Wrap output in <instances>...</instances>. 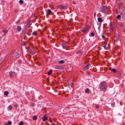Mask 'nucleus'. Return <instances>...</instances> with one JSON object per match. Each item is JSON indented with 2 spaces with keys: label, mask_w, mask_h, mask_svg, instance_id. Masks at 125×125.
<instances>
[{
  "label": "nucleus",
  "mask_w": 125,
  "mask_h": 125,
  "mask_svg": "<svg viewBox=\"0 0 125 125\" xmlns=\"http://www.w3.org/2000/svg\"><path fill=\"white\" fill-rule=\"evenodd\" d=\"M99 88L101 91H106L108 88V83L106 82H102L99 84Z\"/></svg>",
  "instance_id": "nucleus-1"
},
{
  "label": "nucleus",
  "mask_w": 125,
  "mask_h": 125,
  "mask_svg": "<svg viewBox=\"0 0 125 125\" xmlns=\"http://www.w3.org/2000/svg\"><path fill=\"white\" fill-rule=\"evenodd\" d=\"M49 117V114H45L44 116L42 117V121L43 122H46V121L48 120Z\"/></svg>",
  "instance_id": "nucleus-2"
},
{
  "label": "nucleus",
  "mask_w": 125,
  "mask_h": 125,
  "mask_svg": "<svg viewBox=\"0 0 125 125\" xmlns=\"http://www.w3.org/2000/svg\"><path fill=\"white\" fill-rule=\"evenodd\" d=\"M101 11L103 12V13H105L107 10H108V8L107 6H103L102 8H101Z\"/></svg>",
  "instance_id": "nucleus-3"
},
{
  "label": "nucleus",
  "mask_w": 125,
  "mask_h": 125,
  "mask_svg": "<svg viewBox=\"0 0 125 125\" xmlns=\"http://www.w3.org/2000/svg\"><path fill=\"white\" fill-rule=\"evenodd\" d=\"M109 29L112 32H113L114 29H115V28L114 27V24H113V22H112L111 21H110V23H109Z\"/></svg>",
  "instance_id": "nucleus-4"
},
{
  "label": "nucleus",
  "mask_w": 125,
  "mask_h": 125,
  "mask_svg": "<svg viewBox=\"0 0 125 125\" xmlns=\"http://www.w3.org/2000/svg\"><path fill=\"white\" fill-rule=\"evenodd\" d=\"M91 66V64L88 63L84 67H83V71H86V70H88L89 69V67Z\"/></svg>",
  "instance_id": "nucleus-5"
},
{
  "label": "nucleus",
  "mask_w": 125,
  "mask_h": 125,
  "mask_svg": "<svg viewBox=\"0 0 125 125\" xmlns=\"http://www.w3.org/2000/svg\"><path fill=\"white\" fill-rule=\"evenodd\" d=\"M88 29H89V27H86L85 29L82 30L83 33H87L88 32Z\"/></svg>",
  "instance_id": "nucleus-6"
},
{
  "label": "nucleus",
  "mask_w": 125,
  "mask_h": 125,
  "mask_svg": "<svg viewBox=\"0 0 125 125\" xmlns=\"http://www.w3.org/2000/svg\"><path fill=\"white\" fill-rule=\"evenodd\" d=\"M98 22H100V24H99V25H101V23H102V22H103V20L102 19V18H100V17H99L98 18Z\"/></svg>",
  "instance_id": "nucleus-7"
},
{
  "label": "nucleus",
  "mask_w": 125,
  "mask_h": 125,
  "mask_svg": "<svg viewBox=\"0 0 125 125\" xmlns=\"http://www.w3.org/2000/svg\"><path fill=\"white\" fill-rule=\"evenodd\" d=\"M22 30V28L21 27V26L18 25L17 26V31H18V32H21V30Z\"/></svg>",
  "instance_id": "nucleus-8"
},
{
  "label": "nucleus",
  "mask_w": 125,
  "mask_h": 125,
  "mask_svg": "<svg viewBox=\"0 0 125 125\" xmlns=\"http://www.w3.org/2000/svg\"><path fill=\"white\" fill-rule=\"evenodd\" d=\"M9 75H10V78H13V76L14 75V73L12 71H10L9 72Z\"/></svg>",
  "instance_id": "nucleus-9"
},
{
  "label": "nucleus",
  "mask_w": 125,
  "mask_h": 125,
  "mask_svg": "<svg viewBox=\"0 0 125 125\" xmlns=\"http://www.w3.org/2000/svg\"><path fill=\"white\" fill-rule=\"evenodd\" d=\"M27 42H26V41H23V42H22L21 44H22V45L23 46H26V44H27Z\"/></svg>",
  "instance_id": "nucleus-10"
},
{
  "label": "nucleus",
  "mask_w": 125,
  "mask_h": 125,
  "mask_svg": "<svg viewBox=\"0 0 125 125\" xmlns=\"http://www.w3.org/2000/svg\"><path fill=\"white\" fill-rule=\"evenodd\" d=\"M51 10L50 9H48L47 11L46 12L47 14H48V15H50V14H51Z\"/></svg>",
  "instance_id": "nucleus-11"
},
{
  "label": "nucleus",
  "mask_w": 125,
  "mask_h": 125,
  "mask_svg": "<svg viewBox=\"0 0 125 125\" xmlns=\"http://www.w3.org/2000/svg\"><path fill=\"white\" fill-rule=\"evenodd\" d=\"M62 48L63 49H66V47H67V45H66V43H62Z\"/></svg>",
  "instance_id": "nucleus-12"
},
{
  "label": "nucleus",
  "mask_w": 125,
  "mask_h": 125,
  "mask_svg": "<svg viewBox=\"0 0 125 125\" xmlns=\"http://www.w3.org/2000/svg\"><path fill=\"white\" fill-rule=\"evenodd\" d=\"M59 64H64L65 63V61L64 60H62V61H59L58 62Z\"/></svg>",
  "instance_id": "nucleus-13"
},
{
  "label": "nucleus",
  "mask_w": 125,
  "mask_h": 125,
  "mask_svg": "<svg viewBox=\"0 0 125 125\" xmlns=\"http://www.w3.org/2000/svg\"><path fill=\"white\" fill-rule=\"evenodd\" d=\"M85 93H89V92H90V90H89V88H86L85 90Z\"/></svg>",
  "instance_id": "nucleus-14"
},
{
  "label": "nucleus",
  "mask_w": 125,
  "mask_h": 125,
  "mask_svg": "<svg viewBox=\"0 0 125 125\" xmlns=\"http://www.w3.org/2000/svg\"><path fill=\"white\" fill-rule=\"evenodd\" d=\"M52 70H50L48 72V76H50L52 73Z\"/></svg>",
  "instance_id": "nucleus-15"
},
{
  "label": "nucleus",
  "mask_w": 125,
  "mask_h": 125,
  "mask_svg": "<svg viewBox=\"0 0 125 125\" xmlns=\"http://www.w3.org/2000/svg\"><path fill=\"white\" fill-rule=\"evenodd\" d=\"M118 25L119 26H121V27H124V24L121 22L118 23Z\"/></svg>",
  "instance_id": "nucleus-16"
},
{
  "label": "nucleus",
  "mask_w": 125,
  "mask_h": 125,
  "mask_svg": "<svg viewBox=\"0 0 125 125\" xmlns=\"http://www.w3.org/2000/svg\"><path fill=\"white\" fill-rule=\"evenodd\" d=\"M60 9H64V8H65V7L63 5H60Z\"/></svg>",
  "instance_id": "nucleus-17"
},
{
  "label": "nucleus",
  "mask_w": 125,
  "mask_h": 125,
  "mask_svg": "<svg viewBox=\"0 0 125 125\" xmlns=\"http://www.w3.org/2000/svg\"><path fill=\"white\" fill-rule=\"evenodd\" d=\"M8 32V31L7 30H2V33H4V35H5V34H7V33Z\"/></svg>",
  "instance_id": "nucleus-18"
},
{
  "label": "nucleus",
  "mask_w": 125,
  "mask_h": 125,
  "mask_svg": "<svg viewBox=\"0 0 125 125\" xmlns=\"http://www.w3.org/2000/svg\"><path fill=\"white\" fill-rule=\"evenodd\" d=\"M33 36H37V35H38V32H37V31H34L33 33H32Z\"/></svg>",
  "instance_id": "nucleus-19"
},
{
  "label": "nucleus",
  "mask_w": 125,
  "mask_h": 125,
  "mask_svg": "<svg viewBox=\"0 0 125 125\" xmlns=\"http://www.w3.org/2000/svg\"><path fill=\"white\" fill-rule=\"evenodd\" d=\"M38 119V117H37L36 116H34L33 117V120H34V121H37Z\"/></svg>",
  "instance_id": "nucleus-20"
},
{
  "label": "nucleus",
  "mask_w": 125,
  "mask_h": 125,
  "mask_svg": "<svg viewBox=\"0 0 125 125\" xmlns=\"http://www.w3.org/2000/svg\"><path fill=\"white\" fill-rule=\"evenodd\" d=\"M111 72H113V73H117V70H116L115 68H112Z\"/></svg>",
  "instance_id": "nucleus-21"
},
{
  "label": "nucleus",
  "mask_w": 125,
  "mask_h": 125,
  "mask_svg": "<svg viewBox=\"0 0 125 125\" xmlns=\"http://www.w3.org/2000/svg\"><path fill=\"white\" fill-rule=\"evenodd\" d=\"M12 125V123L10 122V121H9L8 122V124H5V125Z\"/></svg>",
  "instance_id": "nucleus-22"
},
{
  "label": "nucleus",
  "mask_w": 125,
  "mask_h": 125,
  "mask_svg": "<svg viewBox=\"0 0 125 125\" xmlns=\"http://www.w3.org/2000/svg\"><path fill=\"white\" fill-rule=\"evenodd\" d=\"M8 91H5L4 92V95H5L6 96H7V95H8Z\"/></svg>",
  "instance_id": "nucleus-23"
},
{
  "label": "nucleus",
  "mask_w": 125,
  "mask_h": 125,
  "mask_svg": "<svg viewBox=\"0 0 125 125\" xmlns=\"http://www.w3.org/2000/svg\"><path fill=\"white\" fill-rule=\"evenodd\" d=\"M8 108L9 111H11V110H12V105H9Z\"/></svg>",
  "instance_id": "nucleus-24"
},
{
  "label": "nucleus",
  "mask_w": 125,
  "mask_h": 125,
  "mask_svg": "<svg viewBox=\"0 0 125 125\" xmlns=\"http://www.w3.org/2000/svg\"><path fill=\"white\" fill-rule=\"evenodd\" d=\"M116 18H117V19H119V20H120V19H121V15H119L116 17Z\"/></svg>",
  "instance_id": "nucleus-25"
},
{
  "label": "nucleus",
  "mask_w": 125,
  "mask_h": 125,
  "mask_svg": "<svg viewBox=\"0 0 125 125\" xmlns=\"http://www.w3.org/2000/svg\"><path fill=\"white\" fill-rule=\"evenodd\" d=\"M19 3H21V4H23V3H24V1H23L22 0H21L19 1Z\"/></svg>",
  "instance_id": "nucleus-26"
},
{
  "label": "nucleus",
  "mask_w": 125,
  "mask_h": 125,
  "mask_svg": "<svg viewBox=\"0 0 125 125\" xmlns=\"http://www.w3.org/2000/svg\"><path fill=\"white\" fill-rule=\"evenodd\" d=\"M94 36H95V33H93V32H92L91 33V37H94Z\"/></svg>",
  "instance_id": "nucleus-27"
},
{
  "label": "nucleus",
  "mask_w": 125,
  "mask_h": 125,
  "mask_svg": "<svg viewBox=\"0 0 125 125\" xmlns=\"http://www.w3.org/2000/svg\"><path fill=\"white\" fill-rule=\"evenodd\" d=\"M24 125V122H23V121L21 122L19 124V125Z\"/></svg>",
  "instance_id": "nucleus-28"
},
{
  "label": "nucleus",
  "mask_w": 125,
  "mask_h": 125,
  "mask_svg": "<svg viewBox=\"0 0 125 125\" xmlns=\"http://www.w3.org/2000/svg\"><path fill=\"white\" fill-rule=\"evenodd\" d=\"M45 110H47V108L45 107L42 108V111H45Z\"/></svg>",
  "instance_id": "nucleus-29"
},
{
  "label": "nucleus",
  "mask_w": 125,
  "mask_h": 125,
  "mask_svg": "<svg viewBox=\"0 0 125 125\" xmlns=\"http://www.w3.org/2000/svg\"><path fill=\"white\" fill-rule=\"evenodd\" d=\"M115 42H120V38H117V39L115 40Z\"/></svg>",
  "instance_id": "nucleus-30"
},
{
  "label": "nucleus",
  "mask_w": 125,
  "mask_h": 125,
  "mask_svg": "<svg viewBox=\"0 0 125 125\" xmlns=\"http://www.w3.org/2000/svg\"><path fill=\"white\" fill-rule=\"evenodd\" d=\"M96 108L97 109H98V108H99V105H98V104L96 105Z\"/></svg>",
  "instance_id": "nucleus-31"
},
{
  "label": "nucleus",
  "mask_w": 125,
  "mask_h": 125,
  "mask_svg": "<svg viewBox=\"0 0 125 125\" xmlns=\"http://www.w3.org/2000/svg\"><path fill=\"white\" fill-rule=\"evenodd\" d=\"M104 49H107V48L106 47V44H104Z\"/></svg>",
  "instance_id": "nucleus-32"
},
{
  "label": "nucleus",
  "mask_w": 125,
  "mask_h": 125,
  "mask_svg": "<svg viewBox=\"0 0 125 125\" xmlns=\"http://www.w3.org/2000/svg\"><path fill=\"white\" fill-rule=\"evenodd\" d=\"M87 75H90V72L89 71L87 72Z\"/></svg>",
  "instance_id": "nucleus-33"
},
{
  "label": "nucleus",
  "mask_w": 125,
  "mask_h": 125,
  "mask_svg": "<svg viewBox=\"0 0 125 125\" xmlns=\"http://www.w3.org/2000/svg\"><path fill=\"white\" fill-rule=\"evenodd\" d=\"M102 38H103V39H104V40H105V37L104 36H102Z\"/></svg>",
  "instance_id": "nucleus-34"
},
{
  "label": "nucleus",
  "mask_w": 125,
  "mask_h": 125,
  "mask_svg": "<svg viewBox=\"0 0 125 125\" xmlns=\"http://www.w3.org/2000/svg\"><path fill=\"white\" fill-rule=\"evenodd\" d=\"M112 70H113V69L112 68V67H110V68H109V70L112 71Z\"/></svg>",
  "instance_id": "nucleus-35"
},
{
  "label": "nucleus",
  "mask_w": 125,
  "mask_h": 125,
  "mask_svg": "<svg viewBox=\"0 0 125 125\" xmlns=\"http://www.w3.org/2000/svg\"><path fill=\"white\" fill-rule=\"evenodd\" d=\"M25 94H26V95H29V93L26 92V93H25Z\"/></svg>",
  "instance_id": "nucleus-36"
},
{
  "label": "nucleus",
  "mask_w": 125,
  "mask_h": 125,
  "mask_svg": "<svg viewBox=\"0 0 125 125\" xmlns=\"http://www.w3.org/2000/svg\"><path fill=\"white\" fill-rule=\"evenodd\" d=\"M95 16H96V12L94 13V17H95Z\"/></svg>",
  "instance_id": "nucleus-37"
},
{
  "label": "nucleus",
  "mask_w": 125,
  "mask_h": 125,
  "mask_svg": "<svg viewBox=\"0 0 125 125\" xmlns=\"http://www.w3.org/2000/svg\"><path fill=\"white\" fill-rule=\"evenodd\" d=\"M121 0H116V1H120Z\"/></svg>",
  "instance_id": "nucleus-38"
}]
</instances>
